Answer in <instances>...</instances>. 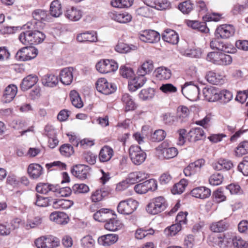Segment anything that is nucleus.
<instances>
[{
  "label": "nucleus",
  "instance_id": "obj_1",
  "mask_svg": "<svg viewBox=\"0 0 248 248\" xmlns=\"http://www.w3.org/2000/svg\"><path fill=\"white\" fill-rule=\"evenodd\" d=\"M46 36L38 30L22 31L19 35L20 41L24 45H37L42 43Z\"/></svg>",
  "mask_w": 248,
  "mask_h": 248
},
{
  "label": "nucleus",
  "instance_id": "obj_2",
  "mask_svg": "<svg viewBox=\"0 0 248 248\" xmlns=\"http://www.w3.org/2000/svg\"><path fill=\"white\" fill-rule=\"evenodd\" d=\"M168 206L166 199L162 196H158L150 200L146 210L150 214L156 215L164 211Z\"/></svg>",
  "mask_w": 248,
  "mask_h": 248
},
{
  "label": "nucleus",
  "instance_id": "obj_3",
  "mask_svg": "<svg viewBox=\"0 0 248 248\" xmlns=\"http://www.w3.org/2000/svg\"><path fill=\"white\" fill-rule=\"evenodd\" d=\"M33 19L31 23H33L34 29H39L43 27V23L48 22L51 19L50 16L46 10L43 9H36L32 13Z\"/></svg>",
  "mask_w": 248,
  "mask_h": 248
},
{
  "label": "nucleus",
  "instance_id": "obj_4",
  "mask_svg": "<svg viewBox=\"0 0 248 248\" xmlns=\"http://www.w3.org/2000/svg\"><path fill=\"white\" fill-rule=\"evenodd\" d=\"M182 94L191 101H196L199 99L200 91L199 87L192 81L186 82L181 87Z\"/></svg>",
  "mask_w": 248,
  "mask_h": 248
},
{
  "label": "nucleus",
  "instance_id": "obj_5",
  "mask_svg": "<svg viewBox=\"0 0 248 248\" xmlns=\"http://www.w3.org/2000/svg\"><path fill=\"white\" fill-rule=\"evenodd\" d=\"M129 154L132 162L136 165L142 164L146 158V153L138 145H131L129 149Z\"/></svg>",
  "mask_w": 248,
  "mask_h": 248
},
{
  "label": "nucleus",
  "instance_id": "obj_6",
  "mask_svg": "<svg viewBox=\"0 0 248 248\" xmlns=\"http://www.w3.org/2000/svg\"><path fill=\"white\" fill-rule=\"evenodd\" d=\"M138 202L132 199L121 201L117 206L118 212L123 215L132 214L138 207Z\"/></svg>",
  "mask_w": 248,
  "mask_h": 248
},
{
  "label": "nucleus",
  "instance_id": "obj_7",
  "mask_svg": "<svg viewBox=\"0 0 248 248\" xmlns=\"http://www.w3.org/2000/svg\"><path fill=\"white\" fill-rule=\"evenodd\" d=\"M156 149L158 155L166 159L172 158L178 154L177 149L175 147H170L166 141L163 142Z\"/></svg>",
  "mask_w": 248,
  "mask_h": 248
},
{
  "label": "nucleus",
  "instance_id": "obj_8",
  "mask_svg": "<svg viewBox=\"0 0 248 248\" xmlns=\"http://www.w3.org/2000/svg\"><path fill=\"white\" fill-rule=\"evenodd\" d=\"M96 68L100 73L106 74L116 71L118 68V64L114 60H104L96 63Z\"/></svg>",
  "mask_w": 248,
  "mask_h": 248
},
{
  "label": "nucleus",
  "instance_id": "obj_9",
  "mask_svg": "<svg viewBox=\"0 0 248 248\" xmlns=\"http://www.w3.org/2000/svg\"><path fill=\"white\" fill-rule=\"evenodd\" d=\"M157 188V181L154 179H150L136 185L134 186V190L138 194H143L149 191H154Z\"/></svg>",
  "mask_w": 248,
  "mask_h": 248
},
{
  "label": "nucleus",
  "instance_id": "obj_10",
  "mask_svg": "<svg viewBox=\"0 0 248 248\" xmlns=\"http://www.w3.org/2000/svg\"><path fill=\"white\" fill-rule=\"evenodd\" d=\"M96 88L99 92L108 95L115 92L116 86L113 84L108 82L106 78H101L96 81Z\"/></svg>",
  "mask_w": 248,
  "mask_h": 248
},
{
  "label": "nucleus",
  "instance_id": "obj_11",
  "mask_svg": "<svg viewBox=\"0 0 248 248\" xmlns=\"http://www.w3.org/2000/svg\"><path fill=\"white\" fill-rule=\"evenodd\" d=\"M235 30L230 24H223L218 27L215 31V36L217 38L228 39L234 35Z\"/></svg>",
  "mask_w": 248,
  "mask_h": 248
},
{
  "label": "nucleus",
  "instance_id": "obj_12",
  "mask_svg": "<svg viewBox=\"0 0 248 248\" xmlns=\"http://www.w3.org/2000/svg\"><path fill=\"white\" fill-rule=\"evenodd\" d=\"M204 160L200 159L189 164L184 170L183 171L185 176L190 177L199 173L201 171V168L204 165Z\"/></svg>",
  "mask_w": 248,
  "mask_h": 248
},
{
  "label": "nucleus",
  "instance_id": "obj_13",
  "mask_svg": "<svg viewBox=\"0 0 248 248\" xmlns=\"http://www.w3.org/2000/svg\"><path fill=\"white\" fill-rule=\"evenodd\" d=\"M140 39L143 42L155 43L160 40V34L154 30H145L140 32Z\"/></svg>",
  "mask_w": 248,
  "mask_h": 248
},
{
  "label": "nucleus",
  "instance_id": "obj_14",
  "mask_svg": "<svg viewBox=\"0 0 248 248\" xmlns=\"http://www.w3.org/2000/svg\"><path fill=\"white\" fill-rule=\"evenodd\" d=\"M90 167L88 166L78 164L76 165L71 169V173L77 178L84 180L87 178L89 174Z\"/></svg>",
  "mask_w": 248,
  "mask_h": 248
},
{
  "label": "nucleus",
  "instance_id": "obj_15",
  "mask_svg": "<svg viewBox=\"0 0 248 248\" xmlns=\"http://www.w3.org/2000/svg\"><path fill=\"white\" fill-rule=\"evenodd\" d=\"M73 70L72 67H66L61 71L60 78L62 84L68 85L71 83L73 79Z\"/></svg>",
  "mask_w": 248,
  "mask_h": 248
},
{
  "label": "nucleus",
  "instance_id": "obj_16",
  "mask_svg": "<svg viewBox=\"0 0 248 248\" xmlns=\"http://www.w3.org/2000/svg\"><path fill=\"white\" fill-rule=\"evenodd\" d=\"M162 39L170 44L176 45L179 41V36L173 30L167 29L162 34Z\"/></svg>",
  "mask_w": 248,
  "mask_h": 248
},
{
  "label": "nucleus",
  "instance_id": "obj_17",
  "mask_svg": "<svg viewBox=\"0 0 248 248\" xmlns=\"http://www.w3.org/2000/svg\"><path fill=\"white\" fill-rule=\"evenodd\" d=\"M146 81V78L144 76H138L132 79L128 84V88L130 91L134 92L139 88L142 87Z\"/></svg>",
  "mask_w": 248,
  "mask_h": 248
},
{
  "label": "nucleus",
  "instance_id": "obj_18",
  "mask_svg": "<svg viewBox=\"0 0 248 248\" xmlns=\"http://www.w3.org/2000/svg\"><path fill=\"white\" fill-rule=\"evenodd\" d=\"M218 91L214 87H204L202 90L204 99L209 102H214L218 100Z\"/></svg>",
  "mask_w": 248,
  "mask_h": 248
},
{
  "label": "nucleus",
  "instance_id": "obj_19",
  "mask_svg": "<svg viewBox=\"0 0 248 248\" xmlns=\"http://www.w3.org/2000/svg\"><path fill=\"white\" fill-rule=\"evenodd\" d=\"M38 80V77L35 75H30L24 78L20 84L21 89L25 91L34 86Z\"/></svg>",
  "mask_w": 248,
  "mask_h": 248
},
{
  "label": "nucleus",
  "instance_id": "obj_20",
  "mask_svg": "<svg viewBox=\"0 0 248 248\" xmlns=\"http://www.w3.org/2000/svg\"><path fill=\"white\" fill-rule=\"evenodd\" d=\"M211 190L204 186H200L193 189L191 191V195L196 198L205 199L211 195Z\"/></svg>",
  "mask_w": 248,
  "mask_h": 248
},
{
  "label": "nucleus",
  "instance_id": "obj_21",
  "mask_svg": "<svg viewBox=\"0 0 248 248\" xmlns=\"http://www.w3.org/2000/svg\"><path fill=\"white\" fill-rule=\"evenodd\" d=\"M118 239V236L116 234H107L99 237L98 243L104 246H110L115 243Z\"/></svg>",
  "mask_w": 248,
  "mask_h": 248
},
{
  "label": "nucleus",
  "instance_id": "obj_22",
  "mask_svg": "<svg viewBox=\"0 0 248 248\" xmlns=\"http://www.w3.org/2000/svg\"><path fill=\"white\" fill-rule=\"evenodd\" d=\"M109 16L112 19L121 23L129 22L132 19L131 16L126 12L123 13L111 12L109 13Z\"/></svg>",
  "mask_w": 248,
  "mask_h": 248
},
{
  "label": "nucleus",
  "instance_id": "obj_23",
  "mask_svg": "<svg viewBox=\"0 0 248 248\" xmlns=\"http://www.w3.org/2000/svg\"><path fill=\"white\" fill-rule=\"evenodd\" d=\"M188 140L191 142H195L205 137L202 128L196 127L190 130L188 133Z\"/></svg>",
  "mask_w": 248,
  "mask_h": 248
},
{
  "label": "nucleus",
  "instance_id": "obj_24",
  "mask_svg": "<svg viewBox=\"0 0 248 248\" xmlns=\"http://www.w3.org/2000/svg\"><path fill=\"white\" fill-rule=\"evenodd\" d=\"M113 216L111 211L108 209H101L93 215V218L99 222H106L109 217Z\"/></svg>",
  "mask_w": 248,
  "mask_h": 248
},
{
  "label": "nucleus",
  "instance_id": "obj_25",
  "mask_svg": "<svg viewBox=\"0 0 248 248\" xmlns=\"http://www.w3.org/2000/svg\"><path fill=\"white\" fill-rule=\"evenodd\" d=\"M66 18L71 21H76L79 20L82 16L81 11L74 7H70L67 9L65 12Z\"/></svg>",
  "mask_w": 248,
  "mask_h": 248
},
{
  "label": "nucleus",
  "instance_id": "obj_26",
  "mask_svg": "<svg viewBox=\"0 0 248 248\" xmlns=\"http://www.w3.org/2000/svg\"><path fill=\"white\" fill-rule=\"evenodd\" d=\"M122 223L114 217V216L109 218L105 224V228L110 231H116L122 228Z\"/></svg>",
  "mask_w": 248,
  "mask_h": 248
},
{
  "label": "nucleus",
  "instance_id": "obj_27",
  "mask_svg": "<svg viewBox=\"0 0 248 248\" xmlns=\"http://www.w3.org/2000/svg\"><path fill=\"white\" fill-rule=\"evenodd\" d=\"M215 170H220L222 169L226 170H231L233 167V164L232 161L227 159H219L217 162L213 165Z\"/></svg>",
  "mask_w": 248,
  "mask_h": 248
},
{
  "label": "nucleus",
  "instance_id": "obj_28",
  "mask_svg": "<svg viewBox=\"0 0 248 248\" xmlns=\"http://www.w3.org/2000/svg\"><path fill=\"white\" fill-rule=\"evenodd\" d=\"M229 226L228 223L225 219L217 222H213L211 224L210 228L213 232H221L227 230Z\"/></svg>",
  "mask_w": 248,
  "mask_h": 248
},
{
  "label": "nucleus",
  "instance_id": "obj_29",
  "mask_svg": "<svg viewBox=\"0 0 248 248\" xmlns=\"http://www.w3.org/2000/svg\"><path fill=\"white\" fill-rule=\"evenodd\" d=\"M17 92V87L13 84L8 86L4 90L3 98L5 103L11 102L15 97Z\"/></svg>",
  "mask_w": 248,
  "mask_h": 248
},
{
  "label": "nucleus",
  "instance_id": "obj_30",
  "mask_svg": "<svg viewBox=\"0 0 248 248\" xmlns=\"http://www.w3.org/2000/svg\"><path fill=\"white\" fill-rule=\"evenodd\" d=\"M43 169L38 164L32 163L30 164L28 168V172L29 175L33 179L38 178L42 175Z\"/></svg>",
  "mask_w": 248,
  "mask_h": 248
},
{
  "label": "nucleus",
  "instance_id": "obj_31",
  "mask_svg": "<svg viewBox=\"0 0 248 248\" xmlns=\"http://www.w3.org/2000/svg\"><path fill=\"white\" fill-rule=\"evenodd\" d=\"M57 186L48 183H40L36 186V190L38 193L46 194L50 191H57Z\"/></svg>",
  "mask_w": 248,
  "mask_h": 248
},
{
  "label": "nucleus",
  "instance_id": "obj_32",
  "mask_svg": "<svg viewBox=\"0 0 248 248\" xmlns=\"http://www.w3.org/2000/svg\"><path fill=\"white\" fill-rule=\"evenodd\" d=\"M113 155V150L108 146H104L100 150L99 158L101 162L109 161Z\"/></svg>",
  "mask_w": 248,
  "mask_h": 248
},
{
  "label": "nucleus",
  "instance_id": "obj_33",
  "mask_svg": "<svg viewBox=\"0 0 248 248\" xmlns=\"http://www.w3.org/2000/svg\"><path fill=\"white\" fill-rule=\"evenodd\" d=\"M154 67L153 61L146 60L141 65V67L138 69L137 74L140 76H145L146 74L151 73L153 70Z\"/></svg>",
  "mask_w": 248,
  "mask_h": 248
},
{
  "label": "nucleus",
  "instance_id": "obj_34",
  "mask_svg": "<svg viewBox=\"0 0 248 248\" xmlns=\"http://www.w3.org/2000/svg\"><path fill=\"white\" fill-rule=\"evenodd\" d=\"M77 39L79 42H95L97 41L96 33L95 31L82 33L77 35Z\"/></svg>",
  "mask_w": 248,
  "mask_h": 248
},
{
  "label": "nucleus",
  "instance_id": "obj_35",
  "mask_svg": "<svg viewBox=\"0 0 248 248\" xmlns=\"http://www.w3.org/2000/svg\"><path fill=\"white\" fill-rule=\"evenodd\" d=\"M58 82V77L53 74H46L42 78V83L46 87H54Z\"/></svg>",
  "mask_w": 248,
  "mask_h": 248
},
{
  "label": "nucleus",
  "instance_id": "obj_36",
  "mask_svg": "<svg viewBox=\"0 0 248 248\" xmlns=\"http://www.w3.org/2000/svg\"><path fill=\"white\" fill-rule=\"evenodd\" d=\"M206 78L207 80L213 84L217 85L222 84L223 82V76L213 71L209 72L207 74Z\"/></svg>",
  "mask_w": 248,
  "mask_h": 248
},
{
  "label": "nucleus",
  "instance_id": "obj_37",
  "mask_svg": "<svg viewBox=\"0 0 248 248\" xmlns=\"http://www.w3.org/2000/svg\"><path fill=\"white\" fill-rule=\"evenodd\" d=\"M155 77L159 80L168 79L171 76L170 69L165 67H160L155 71Z\"/></svg>",
  "mask_w": 248,
  "mask_h": 248
},
{
  "label": "nucleus",
  "instance_id": "obj_38",
  "mask_svg": "<svg viewBox=\"0 0 248 248\" xmlns=\"http://www.w3.org/2000/svg\"><path fill=\"white\" fill-rule=\"evenodd\" d=\"M62 5L59 0H53L50 6V14L55 17H59L62 14Z\"/></svg>",
  "mask_w": 248,
  "mask_h": 248
},
{
  "label": "nucleus",
  "instance_id": "obj_39",
  "mask_svg": "<svg viewBox=\"0 0 248 248\" xmlns=\"http://www.w3.org/2000/svg\"><path fill=\"white\" fill-rule=\"evenodd\" d=\"M122 101L124 105L126 111L134 110L135 104L132 97L128 93H124L122 97Z\"/></svg>",
  "mask_w": 248,
  "mask_h": 248
},
{
  "label": "nucleus",
  "instance_id": "obj_40",
  "mask_svg": "<svg viewBox=\"0 0 248 248\" xmlns=\"http://www.w3.org/2000/svg\"><path fill=\"white\" fill-rule=\"evenodd\" d=\"M232 237L228 234H223L218 237L217 245L220 248H226L232 246Z\"/></svg>",
  "mask_w": 248,
  "mask_h": 248
},
{
  "label": "nucleus",
  "instance_id": "obj_41",
  "mask_svg": "<svg viewBox=\"0 0 248 248\" xmlns=\"http://www.w3.org/2000/svg\"><path fill=\"white\" fill-rule=\"evenodd\" d=\"M51 198L44 197L37 194H35L33 204L39 207H46L51 205Z\"/></svg>",
  "mask_w": 248,
  "mask_h": 248
},
{
  "label": "nucleus",
  "instance_id": "obj_42",
  "mask_svg": "<svg viewBox=\"0 0 248 248\" xmlns=\"http://www.w3.org/2000/svg\"><path fill=\"white\" fill-rule=\"evenodd\" d=\"M137 49V47L134 45L130 46L123 42L118 43L115 48V50L120 53H126Z\"/></svg>",
  "mask_w": 248,
  "mask_h": 248
},
{
  "label": "nucleus",
  "instance_id": "obj_43",
  "mask_svg": "<svg viewBox=\"0 0 248 248\" xmlns=\"http://www.w3.org/2000/svg\"><path fill=\"white\" fill-rule=\"evenodd\" d=\"M70 97L72 105L77 108H81L83 106V103L78 93L73 90L70 92Z\"/></svg>",
  "mask_w": 248,
  "mask_h": 248
},
{
  "label": "nucleus",
  "instance_id": "obj_44",
  "mask_svg": "<svg viewBox=\"0 0 248 248\" xmlns=\"http://www.w3.org/2000/svg\"><path fill=\"white\" fill-rule=\"evenodd\" d=\"M45 248H54L60 244V239L52 235L45 236Z\"/></svg>",
  "mask_w": 248,
  "mask_h": 248
},
{
  "label": "nucleus",
  "instance_id": "obj_45",
  "mask_svg": "<svg viewBox=\"0 0 248 248\" xmlns=\"http://www.w3.org/2000/svg\"><path fill=\"white\" fill-rule=\"evenodd\" d=\"M187 185V180L184 179H182L179 183L174 185L171 190V192L173 194H180L184 191Z\"/></svg>",
  "mask_w": 248,
  "mask_h": 248
},
{
  "label": "nucleus",
  "instance_id": "obj_46",
  "mask_svg": "<svg viewBox=\"0 0 248 248\" xmlns=\"http://www.w3.org/2000/svg\"><path fill=\"white\" fill-rule=\"evenodd\" d=\"M235 155L241 156L248 153V141L244 140L238 145L235 150Z\"/></svg>",
  "mask_w": 248,
  "mask_h": 248
},
{
  "label": "nucleus",
  "instance_id": "obj_47",
  "mask_svg": "<svg viewBox=\"0 0 248 248\" xmlns=\"http://www.w3.org/2000/svg\"><path fill=\"white\" fill-rule=\"evenodd\" d=\"M210 46L212 49H216L220 52H229L228 47L222 42L215 39L210 42Z\"/></svg>",
  "mask_w": 248,
  "mask_h": 248
},
{
  "label": "nucleus",
  "instance_id": "obj_48",
  "mask_svg": "<svg viewBox=\"0 0 248 248\" xmlns=\"http://www.w3.org/2000/svg\"><path fill=\"white\" fill-rule=\"evenodd\" d=\"M133 1L134 0H112L111 4L116 8H128L132 5Z\"/></svg>",
  "mask_w": 248,
  "mask_h": 248
},
{
  "label": "nucleus",
  "instance_id": "obj_49",
  "mask_svg": "<svg viewBox=\"0 0 248 248\" xmlns=\"http://www.w3.org/2000/svg\"><path fill=\"white\" fill-rule=\"evenodd\" d=\"M42 217L37 216L32 219H29L27 221L25 227L27 229L34 228L39 226L42 223Z\"/></svg>",
  "mask_w": 248,
  "mask_h": 248
},
{
  "label": "nucleus",
  "instance_id": "obj_50",
  "mask_svg": "<svg viewBox=\"0 0 248 248\" xmlns=\"http://www.w3.org/2000/svg\"><path fill=\"white\" fill-rule=\"evenodd\" d=\"M218 100L223 103H227L232 98V93L228 90H222L218 92Z\"/></svg>",
  "mask_w": 248,
  "mask_h": 248
},
{
  "label": "nucleus",
  "instance_id": "obj_51",
  "mask_svg": "<svg viewBox=\"0 0 248 248\" xmlns=\"http://www.w3.org/2000/svg\"><path fill=\"white\" fill-rule=\"evenodd\" d=\"M182 227L178 223L171 225L165 230V233L168 236H174L182 229Z\"/></svg>",
  "mask_w": 248,
  "mask_h": 248
},
{
  "label": "nucleus",
  "instance_id": "obj_52",
  "mask_svg": "<svg viewBox=\"0 0 248 248\" xmlns=\"http://www.w3.org/2000/svg\"><path fill=\"white\" fill-rule=\"evenodd\" d=\"M60 152L62 155L69 157L74 153L73 147L69 144H64L62 145L60 149Z\"/></svg>",
  "mask_w": 248,
  "mask_h": 248
},
{
  "label": "nucleus",
  "instance_id": "obj_53",
  "mask_svg": "<svg viewBox=\"0 0 248 248\" xmlns=\"http://www.w3.org/2000/svg\"><path fill=\"white\" fill-rule=\"evenodd\" d=\"M178 8L183 13L187 14L193 9V4L190 0H187L180 3Z\"/></svg>",
  "mask_w": 248,
  "mask_h": 248
},
{
  "label": "nucleus",
  "instance_id": "obj_54",
  "mask_svg": "<svg viewBox=\"0 0 248 248\" xmlns=\"http://www.w3.org/2000/svg\"><path fill=\"white\" fill-rule=\"evenodd\" d=\"M232 245L235 248H248V241H245L240 236L232 237Z\"/></svg>",
  "mask_w": 248,
  "mask_h": 248
},
{
  "label": "nucleus",
  "instance_id": "obj_55",
  "mask_svg": "<svg viewBox=\"0 0 248 248\" xmlns=\"http://www.w3.org/2000/svg\"><path fill=\"white\" fill-rule=\"evenodd\" d=\"M154 95V90L152 88H149L142 90L139 93V97L143 100H146L152 99Z\"/></svg>",
  "mask_w": 248,
  "mask_h": 248
},
{
  "label": "nucleus",
  "instance_id": "obj_56",
  "mask_svg": "<svg viewBox=\"0 0 248 248\" xmlns=\"http://www.w3.org/2000/svg\"><path fill=\"white\" fill-rule=\"evenodd\" d=\"M221 52H211L209 53L206 57V60L215 64L218 65Z\"/></svg>",
  "mask_w": 248,
  "mask_h": 248
},
{
  "label": "nucleus",
  "instance_id": "obj_57",
  "mask_svg": "<svg viewBox=\"0 0 248 248\" xmlns=\"http://www.w3.org/2000/svg\"><path fill=\"white\" fill-rule=\"evenodd\" d=\"M223 176L220 173H217L212 175L209 179V183L213 186L220 185L223 180Z\"/></svg>",
  "mask_w": 248,
  "mask_h": 248
},
{
  "label": "nucleus",
  "instance_id": "obj_58",
  "mask_svg": "<svg viewBox=\"0 0 248 248\" xmlns=\"http://www.w3.org/2000/svg\"><path fill=\"white\" fill-rule=\"evenodd\" d=\"M94 244V240L90 235L84 236L81 239V244L84 248H93Z\"/></svg>",
  "mask_w": 248,
  "mask_h": 248
},
{
  "label": "nucleus",
  "instance_id": "obj_59",
  "mask_svg": "<svg viewBox=\"0 0 248 248\" xmlns=\"http://www.w3.org/2000/svg\"><path fill=\"white\" fill-rule=\"evenodd\" d=\"M136 13L138 15L146 17H149L153 15L152 9L147 6L140 7L136 10Z\"/></svg>",
  "mask_w": 248,
  "mask_h": 248
},
{
  "label": "nucleus",
  "instance_id": "obj_60",
  "mask_svg": "<svg viewBox=\"0 0 248 248\" xmlns=\"http://www.w3.org/2000/svg\"><path fill=\"white\" fill-rule=\"evenodd\" d=\"M237 169L243 175L248 176V156L243 158L242 161L238 165Z\"/></svg>",
  "mask_w": 248,
  "mask_h": 248
},
{
  "label": "nucleus",
  "instance_id": "obj_61",
  "mask_svg": "<svg viewBox=\"0 0 248 248\" xmlns=\"http://www.w3.org/2000/svg\"><path fill=\"white\" fill-rule=\"evenodd\" d=\"M154 233V230L152 229L144 230L138 229L135 233V237L138 239H141L148 235H152Z\"/></svg>",
  "mask_w": 248,
  "mask_h": 248
},
{
  "label": "nucleus",
  "instance_id": "obj_62",
  "mask_svg": "<svg viewBox=\"0 0 248 248\" xmlns=\"http://www.w3.org/2000/svg\"><path fill=\"white\" fill-rule=\"evenodd\" d=\"M166 134L165 132L162 130L159 129L155 131L151 136V139L153 141L159 142L164 139L166 137Z\"/></svg>",
  "mask_w": 248,
  "mask_h": 248
},
{
  "label": "nucleus",
  "instance_id": "obj_63",
  "mask_svg": "<svg viewBox=\"0 0 248 248\" xmlns=\"http://www.w3.org/2000/svg\"><path fill=\"white\" fill-rule=\"evenodd\" d=\"M160 91L165 93H176L177 91V88L172 84L167 83L162 84L159 88Z\"/></svg>",
  "mask_w": 248,
  "mask_h": 248
},
{
  "label": "nucleus",
  "instance_id": "obj_64",
  "mask_svg": "<svg viewBox=\"0 0 248 248\" xmlns=\"http://www.w3.org/2000/svg\"><path fill=\"white\" fill-rule=\"evenodd\" d=\"M106 192L101 189H97L92 194L91 199L93 202H96L101 201Z\"/></svg>",
  "mask_w": 248,
  "mask_h": 248
}]
</instances>
